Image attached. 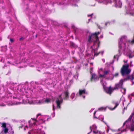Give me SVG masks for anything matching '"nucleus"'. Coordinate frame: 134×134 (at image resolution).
Here are the masks:
<instances>
[{"label":"nucleus","instance_id":"1","mask_svg":"<svg viewBox=\"0 0 134 134\" xmlns=\"http://www.w3.org/2000/svg\"><path fill=\"white\" fill-rule=\"evenodd\" d=\"M100 33V32H95L94 34H91L88 37L87 43L88 45H89L92 42H94L91 47L92 48V55H93L94 56L98 55L99 53V52H97L98 48L99 43L97 35Z\"/></svg>","mask_w":134,"mask_h":134},{"label":"nucleus","instance_id":"2","mask_svg":"<svg viewBox=\"0 0 134 134\" xmlns=\"http://www.w3.org/2000/svg\"><path fill=\"white\" fill-rule=\"evenodd\" d=\"M30 128L31 129L29 132V134H45L43 131L39 129L40 126L38 125L40 122L35 119H32L29 122Z\"/></svg>","mask_w":134,"mask_h":134},{"label":"nucleus","instance_id":"3","mask_svg":"<svg viewBox=\"0 0 134 134\" xmlns=\"http://www.w3.org/2000/svg\"><path fill=\"white\" fill-rule=\"evenodd\" d=\"M123 80L121 79L120 80L118 84H115L114 88H111L110 86L109 87V88H105L104 86L106 84V83L104 82L103 84L104 85V89L106 93L108 94H110L114 90L121 88V91L123 94H125L126 89L125 88H122V86L123 85Z\"/></svg>","mask_w":134,"mask_h":134},{"label":"nucleus","instance_id":"4","mask_svg":"<svg viewBox=\"0 0 134 134\" xmlns=\"http://www.w3.org/2000/svg\"><path fill=\"white\" fill-rule=\"evenodd\" d=\"M110 72V71L109 70H105L103 72V74L102 75V74H100V75H99V78L100 79V82L103 86V87H104V86L103 84L104 83V82H105V83H106L105 81H103L101 79H105L111 80H112L113 79V77L112 79H110V77H108V76L109 75ZM106 84H106L104 86L105 88H107L105 87V86Z\"/></svg>","mask_w":134,"mask_h":134},{"label":"nucleus","instance_id":"5","mask_svg":"<svg viewBox=\"0 0 134 134\" xmlns=\"http://www.w3.org/2000/svg\"><path fill=\"white\" fill-rule=\"evenodd\" d=\"M126 13L131 15L134 14V2L131 1L125 7Z\"/></svg>","mask_w":134,"mask_h":134},{"label":"nucleus","instance_id":"6","mask_svg":"<svg viewBox=\"0 0 134 134\" xmlns=\"http://www.w3.org/2000/svg\"><path fill=\"white\" fill-rule=\"evenodd\" d=\"M21 103H24L25 104L28 103L29 104H32L33 103V102L32 101H29V99H27L25 100V99H23V102H22L18 101H15V102H13L12 101H10L9 102V103H8V104L9 106H11L14 105L20 104Z\"/></svg>","mask_w":134,"mask_h":134},{"label":"nucleus","instance_id":"7","mask_svg":"<svg viewBox=\"0 0 134 134\" xmlns=\"http://www.w3.org/2000/svg\"><path fill=\"white\" fill-rule=\"evenodd\" d=\"M129 67V65L127 64L124 65L121 69V72L123 76L128 75L130 73L131 70L128 69Z\"/></svg>","mask_w":134,"mask_h":134},{"label":"nucleus","instance_id":"8","mask_svg":"<svg viewBox=\"0 0 134 134\" xmlns=\"http://www.w3.org/2000/svg\"><path fill=\"white\" fill-rule=\"evenodd\" d=\"M22 86L23 87V88H22L21 89L19 88L18 89V92L23 96L24 95L28 98V93L27 92L26 90L25 89V88H23V87H24L23 85Z\"/></svg>","mask_w":134,"mask_h":134},{"label":"nucleus","instance_id":"9","mask_svg":"<svg viewBox=\"0 0 134 134\" xmlns=\"http://www.w3.org/2000/svg\"><path fill=\"white\" fill-rule=\"evenodd\" d=\"M97 126L94 125H93L92 126L90 127V129L91 130V131L93 130V132L94 133V134H105L103 132H102L99 130H97ZM91 133V134H92V133Z\"/></svg>","mask_w":134,"mask_h":134},{"label":"nucleus","instance_id":"10","mask_svg":"<svg viewBox=\"0 0 134 134\" xmlns=\"http://www.w3.org/2000/svg\"><path fill=\"white\" fill-rule=\"evenodd\" d=\"M87 94V92L85 90H79V93L76 94V97L79 96L81 97H82L84 98L85 97V95Z\"/></svg>","mask_w":134,"mask_h":134},{"label":"nucleus","instance_id":"11","mask_svg":"<svg viewBox=\"0 0 134 134\" xmlns=\"http://www.w3.org/2000/svg\"><path fill=\"white\" fill-rule=\"evenodd\" d=\"M63 101V99L61 97V95H60L57 99L56 101V103L57 104V108H60V105L62 103Z\"/></svg>","mask_w":134,"mask_h":134},{"label":"nucleus","instance_id":"12","mask_svg":"<svg viewBox=\"0 0 134 134\" xmlns=\"http://www.w3.org/2000/svg\"><path fill=\"white\" fill-rule=\"evenodd\" d=\"M93 69V68H92L90 69V73L91 74V81H92L93 80H94V81H96L98 80V78L97 77L96 75L95 74H94L92 72V70Z\"/></svg>","mask_w":134,"mask_h":134},{"label":"nucleus","instance_id":"13","mask_svg":"<svg viewBox=\"0 0 134 134\" xmlns=\"http://www.w3.org/2000/svg\"><path fill=\"white\" fill-rule=\"evenodd\" d=\"M51 99L48 98L46 99L44 98L42 100L40 101V103H48L50 102Z\"/></svg>","mask_w":134,"mask_h":134},{"label":"nucleus","instance_id":"14","mask_svg":"<svg viewBox=\"0 0 134 134\" xmlns=\"http://www.w3.org/2000/svg\"><path fill=\"white\" fill-rule=\"evenodd\" d=\"M120 0H114V1L115 3V6L116 7L120 8L121 7L122 4Z\"/></svg>","mask_w":134,"mask_h":134},{"label":"nucleus","instance_id":"15","mask_svg":"<svg viewBox=\"0 0 134 134\" xmlns=\"http://www.w3.org/2000/svg\"><path fill=\"white\" fill-rule=\"evenodd\" d=\"M106 109V108L105 107H101L99 108L98 109V110L97 111H94V118H97V117L95 116V114L96 112H98L99 111H102L103 110H105Z\"/></svg>","mask_w":134,"mask_h":134},{"label":"nucleus","instance_id":"16","mask_svg":"<svg viewBox=\"0 0 134 134\" xmlns=\"http://www.w3.org/2000/svg\"><path fill=\"white\" fill-rule=\"evenodd\" d=\"M68 94L69 93L67 91L65 92L64 93L65 96V97H64L65 99H67L69 98Z\"/></svg>","mask_w":134,"mask_h":134},{"label":"nucleus","instance_id":"17","mask_svg":"<svg viewBox=\"0 0 134 134\" xmlns=\"http://www.w3.org/2000/svg\"><path fill=\"white\" fill-rule=\"evenodd\" d=\"M71 99L72 100H74L75 99L76 97H75V94L74 93H72L71 94L70 96Z\"/></svg>","mask_w":134,"mask_h":134},{"label":"nucleus","instance_id":"18","mask_svg":"<svg viewBox=\"0 0 134 134\" xmlns=\"http://www.w3.org/2000/svg\"><path fill=\"white\" fill-rule=\"evenodd\" d=\"M128 78L131 80H132L134 79V71L132 74L129 76Z\"/></svg>","mask_w":134,"mask_h":134},{"label":"nucleus","instance_id":"19","mask_svg":"<svg viewBox=\"0 0 134 134\" xmlns=\"http://www.w3.org/2000/svg\"><path fill=\"white\" fill-rule=\"evenodd\" d=\"M115 106L114 107V108H111L110 107L109 108V109L111 110H113L117 106L119 105V103L118 102H116L115 103Z\"/></svg>","mask_w":134,"mask_h":134},{"label":"nucleus","instance_id":"20","mask_svg":"<svg viewBox=\"0 0 134 134\" xmlns=\"http://www.w3.org/2000/svg\"><path fill=\"white\" fill-rule=\"evenodd\" d=\"M97 119H99V120H101V121H102L103 120L104 117L102 115H100L99 116L98 118H97Z\"/></svg>","mask_w":134,"mask_h":134},{"label":"nucleus","instance_id":"21","mask_svg":"<svg viewBox=\"0 0 134 134\" xmlns=\"http://www.w3.org/2000/svg\"><path fill=\"white\" fill-rule=\"evenodd\" d=\"M104 71L103 70L102 68H101L99 69V75L100 74H101L102 73H103V72Z\"/></svg>","mask_w":134,"mask_h":134},{"label":"nucleus","instance_id":"22","mask_svg":"<svg viewBox=\"0 0 134 134\" xmlns=\"http://www.w3.org/2000/svg\"><path fill=\"white\" fill-rule=\"evenodd\" d=\"M2 131H4L5 133H7L8 132V129L7 128H4Z\"/></svg>","mask_w":134,"mask_h":134},{"label":"nucleus","instance_id":"23","mask_svg":"<svg viewBox=\"0 0 134 134\" xmlns=\"http://www.w3.org/2000/svg\"><path fill=\"white\" fill-rule=\"evenodd\" d=\"M1 125H2V127L3 129L6 128V125L5 123L2 124L1 123Z\"/></svg>","mask_w":134,"mask_h":134},{"label":"nucleus","instance_id":"24","mask_svg":"<svg viewBox=\"0 0 134 134\" xmlns=\"http://www.w3.org/2000/svg\"><path fill=\"white\" fill-rule=\"evenodd\" d=\"M131 96H134V93H132L130 95H129V99L131 98L130 97Z\"/></svg>","mask_w":134,"mask_h":134},{"label":"nucleus","instance_id":"25","mask_svg":"<svg viewBox=\"0 0 134 134\" xmlns=\"http://www.w3.org/2000/svg\"><path fill=\"white\" fill-rule=\"evenodd\" d=\"M14 131L12 130H11L9 132V134H13Z\"/></svg>","mask_w":134,"mask_h":134},{"label":"nucleus","instance_id":"26","mask_svg":"<svg viewBox=\"0 0 134 134\" xmlns=\"http://www.w3.org/2000/svg\"><path fill=\"white\" fill-rule=\"evenodd\" d=\"M52 108H53V111H54L55 108V106L54 104H53L52 105Z\"/></svg>","mask_w":134,"mask_h":134},{"label":"nucleus","instance_id":"27","mask_svg":"<svg viewBox=\"0 0 134 134\" xmlns=\"http://www.w3.org/2000/svg\"><path fill=\"white\" fill-rule=\"evenodd\" d=\"M119 73H115L114 75V76L116 77L118 75Z\"/></svg>","mask_w":134,"mask_h":134},{"label":"nucleus","instance_id":"28","mask_svg":"<svg viewBox=\"0 0 134 134\" xmlns=\"http://www.w3.org/2000/svg\"><path fill=\"white\" fill-rule=\"evenodd\" d=\"M5 105L4 103H2L0 104V106H4Z\"/></svg>","mask_w":134,"mask_h":134},{"label":"nucleus","instance_id":"29","mask_svg":"<svg viewBox=\"0 0 134 134\" xmlns=\"http://www.w3.org/2000/svg\"><path fill=\"white\" fill-rule=\"evenodd\" d=\"M28 127L26 125L24 126V130H25L26 129H28Z\"/></svg>","mask_w":134,"mask_h":134},{"label":"nucleus","instance_id":"30","mask_svg":"<svg viewBox=\"0 0 134 134\" xmlns=\"http://www.w3.org/2000/svg\"><path fill=\"white\" fill-rule=\"evenodd\" d=\"M93 15V14H91L90 15H88V16H91V17L92 18V15Z\"/></svg>","mask_w":134,"mask_h":134},{"label":"nucleus","instance_id":"31","mask_svg":"<svg viewBox=\"0 0 134 134\" xmlns=\"http://www.w3.org/2000/svg\"><path fill=\"white\" fill-rule=\"evenodd\" d=\"M3 60V58L2 57H0V61H2Z\"/></svg>","mask_w":134,"mask_h":134},{"label":"nucleus","instance_id":"32","mask_svg":"<svg viewBox=\"0 0 134 134\" xmlns=\"http://www.w3.org/2000/svg\"><path fill=\"white\" fill-rule=\"evenodd\" d=\"M94 108H93V109H91V110L90 111V113H91L93 111V110H94Z\"/></svg>","mask_w":134,"mask_h":134},{"label":"nucleus","instance_id":"33","mask_svg":"<svg viewBox=\"0 0 134 134\" xmlns=\"http://www.w3.org/2000/svg\"><path fill=\"white\" fill-rule=\"evenodd\" d=\"M41 121H42V122H44V120H43V119H41L40 120V121L41 122Z\"/></svg>","mask_w":134,"mask_h":134},{"label":"nucleus","instance_id":"34","mask_svg":"<svg viewBox=\"0 0 134 134\" xmlns=\"http://www.w3.org/2000/svg\"><path fill=\"white\" fill-rule=\"evenodd\" d=\"M10 41L12 42L13 41V40L12 39H10Z\"/></svg>","mask_w":134,"mask_h":134},{"label":"nucleus","instance_id":"35","mask_svg":"<svg viewBox=\"0 0 134 134\" xmlns=\"http://www.w3.org/2000/svg\"><path fill=\"white\" fill-rule=\"evenodd\" d=\"M102 61L104 63L105 62V59H102Z\"/></svg>","mask_w":134,"mask_h":134},{"label":"nucleus","instance_id":"36","mask_svg":"<svg viewBox=\"0 0 134 134\" xmlns=\"http://www.w3.org/2000/svg\"><path fill=\"white\" fill-rule=\"evenodd\" d=\"M103 36L102 35L100 36V38H103Z\"/></svg>","mask_w":134,"mask_h":134},{"label":"nucleus","instance_id":"37","mask_svg":"<svg viewBox=\"0 0 134 134\" xmlns=\"http://www.w3.org/2000/svg\"><path fill=\"white\" fill-rule=\"evenodd\" d=\"M41 114H38L37 115V117L38 116H39Z\"/></svg>","mask_w":134,"mask_h":134},{"label":"nucleus","instance_id":"38","mask_svg":"<svg viewBox=\"0 0 134 134\" xmlns=\"http://www.w3.org/2000/svg\"><path fill=\"white\" fill-rule=\"evenodd\" d=\"M124 62L126 63L127 62V60L126 61H125V60H124Z\"/></svg>","mask_w":134,"mask_h":134},{"label":"nucleus","instance_id":"39","mask_svg":"<svg viewBox=\"0 0 134 134\" xmlns=\"http://www.w3.org/2000/svg\"><path fill=\"white\" fill-rule=\"evenodd\" d=\"M74 6H75V7H76V6H77V5H76V4H75L74 5Z\"/></svg>","mask_w":134,"mask_h":134},{"label":"nucleus","instance_id":"40","mask_svg":"<svg viewBox=\"0 0 134 134\" xmlns=\"http://www.w3.org/2000/svg\"><path fill=\"white\" fill-rule=\"evenodd\" d=\"M54 114H55V113L54 112V114H53V117L54 116Z\"/></svg>","mask_w":134,"mask_h":134},{"label":"nucleus","instance_id":"41","mask_svg":"<svg viewBox=\"0 0 134 134\" xmlns=\"http://www.w3.org/2000/svg\"><path fill=\"white\" fill-rule=\"evenodd\" d=\"M88 134H91V132H89L88 133Z\"/></svg>","mask_w":134,"mask_h":134},{"label":"nucleus","instance_id":"42","mask_svg":"<svg viewBox=\"0 0 134 134\" xmlns=\"http://www.w3.org/2000/svg\"><path fill=\"white\" fill-rule=\"evenodd\" d=\"M132 84H134V82H133L132 81Z\"/></svg>","mask_w":134,"mask_h":134},{"label":"nucleus","instance_id":"43","mask_svg":"<svg viewBox=\"0 0 134 134\" xmlns=\"http://www.w3.org/2000/svg\"><path fill=\"white\" fill-rule=\"evenodd\" d=\"M22 38H20V40H21L22 39Z\"/></svg>","mask_w":134,"mask_h":134},{"label":"nucleus","instance_id":"44","mask_svg":"<svg viewBox=\"0 0 134 134\" xmlns=\"http://www.w3.org/2000/svg\"><path fill=\"white\" fill-rule=\"evenodd\" d=\"M90 64H92V65H93V63H90Z\"/></svg>","mask_w":134,"mask_h":134},{"label":"nucleus","instance_id":"45","mask_svg":"<svg viewBox=\"0 0 134 134\" xmlns=\"http://www.w3.org/2000/svg\"><path fill=\"white\" fill-rule=\"evenodd\" d=\"M125 107H124V110L125 109Z\"/></svg>","mask_w":134,"mask_h":134},{"label":"nucleus","instance_id":"46","mask_svg":"<svg viewBox=\"0 0 134 134\" xmlns=\"http://www.w3.org/2000/svg\"><path fill=\"white\" fill-rule=\"evenodd\" d=\"M91 19H88V20H89V21H90V20Z\"/></svg>","mask_w":134,"mask_h":134},{"label":"nucleus","instance_id":"47","mask_svg":"<svg viewBox=\"0 0 134 134\" xmlns=\"http://www.w3.org/2000/svg\"><path fill=\"white\" fill-rule=\"evenodd\" d=\"M108 23H106V24H105V25H107V24Z\"/></svg>","mask_w":134,"mask_h":134},{"label":"nucleus","instance_id":"48","mask_svg":"<svg viewBox=\"0 0 134 134\" xmlns=\"http://www.w3.org/2000/svg\"><path fill=\"white\" fill-rule=\"evenodd\" d=\"M1 125V123H0V126Z\"/></svg>","mask_w":134,"mask_h":134},{"label":"nucleus","instance_id":"49","mask_svg":"<svg viewBox=\"0 0 134 134\" xmlns=\"http://www.w3.org/2000/svg\"><path fill=\"white\" fill-rule=\"evenodd\" d=\"M98 27L99 29H100V28L99 27V26H98Z\"/></svg>","mask_w":134,"mask_h":134},{"label":"nucleus","instance_id":"50","mask_svg":"<svg viewBox=\"0 0 134 134\" xmlns=\"http://www.w3.org/2000/svg\"><path fill=\"white\" fill-rule=\"evenodd\" d=\"M23 127V126H22V127H21L22 128V127Z\"/></svg>","mask_w":134,"mask_h":134}]
</instances>
